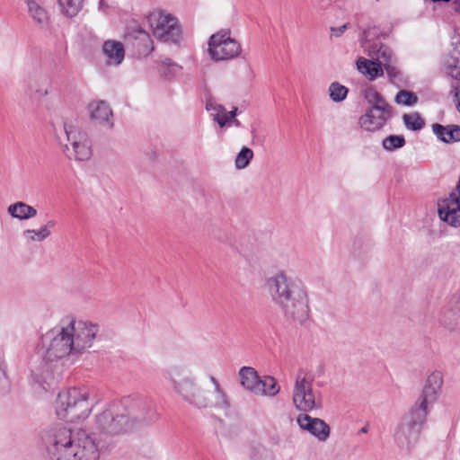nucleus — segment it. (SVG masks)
<instances>
[{
	"instance_id": "f257e3e1",
	"label": "nucleus",
	"mask_w": 460,
	"mask_h": 460,
	"mask_svg": "<svg viewBox=\"0 0 460 460\" xmlns=\"http://www.w3.org/2000/svg\"><path fill=\"white\" fill-rule=\"evenodd\" d=\"M97 323L66 315L40 337L37 355L41 358L31 368V377L43 389L56 384L63 371V359L84 353L93 345Z\"/></svg>"
},
{
	"instance_id": "f03ea898",
	"label": "nucleus",
	"mask_w": 460,
	"mask_h": 460,
	"mask_svg": "<svg viewBox=\"0 0 460 460\" xmlns=\"http://www.w3.org/2000/svg\"><path fill=\"white\" fill-rule=\"evenodd\" d=\"M168 381L172 392L184 402L198 409H212L228 411L231 400L213 376H209L211 387H200L194 376L181 367H173L168 372Z\"/></svg>"
},
{
	"instance_id": "7ed1b4c3",
	"label": "nucleus",
	"mask_w": 460,
	"mask_h": 460,
	"mask_svg": "<svg viewBox=\"0 0 460 460\" xmlns=\"http://www.w3.org/2000/svg\"><path fill=\"white\" fill-rule=\"evenodd\" d=\"M47 452L51 460H98L100 449L84 430L54 428L48 435Z\"/></svg>"
},
{
	"instance_id": "20e7f679",
	"label": "nucleus",
	"mask_w": 460,
	"mask_h": 460,
	"mask_svg": "<svg viewBox=\"0 0 460 460\" xmlns=\"http://www.w3.org/2000/svg\"><path fill=\"white\" fill-rule=\"evenodd\" d=\"M132 427L125 407L120 402H112L95 416L92 438L101 451L109 438L128 431Z\"/></svg>"
},
{
	"instance_id": "39448f33",
	"label": "nucleus",
	"mask_w": 460,
	"mask_h": 460,
	"mask_svg": "<svg viewBox=\"0 0 460 460\" xmlns=\"http://www.w3.org/2000/svg\"><path fill=\"white\" fill-rule=\"evenodd\" d=\"M91 391L84 386L69 387L58 393L55 411L58 417L69 422L86 420L93 409Z\"/></svg>"
},
{
	"instance_id": "423d86ee",
	"label": "nucleus",
	"mask_w": 460,
	"mask_h": 460,
	"mask_svg": "<svg viewBox=\"0 0 460 460\" xmlns=\"http://www.w3.org/2000/svg\"><path fill=\"white\" fill-rule=\"evenodd\" d=\"M56 135L60 143H63L62 136L66 137L65 153L69 159L86 161L92 156V144L88 134L70 119H66L60 130H56Z\"/></svg>"
},
{
	"instance_id": "0eeeda50",
	"label": "nucleus",
	"mask_w": 460,
	"mask_h": 460,
	"mask_svg": "<svg viewBox=\"0 0 460 460\" xmlns=\"http://www.w3.org/2000/svg\"><path fill=\"white\" fill-rule=\"evenodd\" d=\"M153 35L160 41L177 44L182 37V28L178 18L172 13L155 8L146 15Z\"/></svg>"
},
{
	"instance_id": "6e6552de",
	"label": "nucleus",
	"mask_w": 460,
	"mask_h": 460,
	"mask_svg": "<svg viewBox=\"0 0 460 460\" xmlns=\"http://www.w3.org/2000/svg\"><path fill=\"white\" fill-rule=\"evenodd\" d=\"M208 52L213 61H226L239 57L242 53V46L231 37L229 30H220L210 36Z\"/></svg>"
},
{
	"instance_id": "1a4fd4ad",
	"label": "nucleus",
	"mask_w": 460,
	"mask_h": 460,
	"mask_svg": "<svg viewBox=\"0 0 460 460\" xmlns=\"http://www.w3.org/2000/svg\"><path fill=\"white\" fill-rule=\"evenodd\" d=\"M292 401L296 409L304 413L321 407V401L313 388V381L302 371L296 376Z\"/></svg>"
},
{
	"instance_id": "9d476101",
	"label": "nucleus",
	"mask_w": 460,
	"mask_h": 460,
	"mask_svg": "<svg viewBox=\"0 0 460 460\" xmlns=\"http://www.w3.org/2000/svg\"><path fill=\"white\" fill-rule=\"evenodd\" d=\"M302 285L300 281H295L284 270H279L265 279L264 288L270 296L272 302L279 305L297 290Z\"/></svg>"
},
{
	"instance_id": "9b49d317",
	"label": "nucleus",
	"mask_w": 460,
	"mask_h": 460,
	"mask_svg": "<svg viewBox=\"0 0 460 460\" xmlns=\"http://www.w3.org/2000/svg\"><path fill=\"white\" fill-rule=\"evenodd\" d=\"M278 306L286 317L299 323H305L310 316L308 295L304 286L294 290V293Z\"/></svg>"
},
{
	"instance_id": "f8f14e48",
	"label": "nucleus",
	"mask_w": 460,
	"mask_h": 460,
	"mask_svg": "<svg viewBox=\"0 0 460 460\" xmlns=\"http://www.w3.org/2000/svg\"><path fill=\"white\" fill-rule=\"evenodd\" d=\"M296 423L301 429L314 436L319 442H325L330 438L331 428L320 418L300 413L296 417Z\"/></svg>"
},
{
	"instance_id": "ddd939ff",
	"label": "nucleus",
	"mask_w": 460,
	"mask_h": 460,
	"mask_svg": "<svg viewBox=\"0 0 460 460\" xmlns=\"http://www.w3.org/2000/svg\"><path fill=\"white\" fill-rule=\"evenodd\" d=\"M444 383L442 371L435 369L430 372L425 381L421 393L418 398L422 404L432 406L438 400Z\"/></svg>"
},
{
	"instance_id": "4468645a",
	"label": "nucleus",
	"mask_w": 460,
	"mask_h": 460,
	"mask_svg": "<svg viewBox=\"0 0 460 460\" xmlns=\"http://www.w3.org/2000/svg\"><path fill=\"white\" fill-rule=\"evenodd\" d=\"M439 323L449 332L460 331V291L443 307Z\"/></svg>"
},
{
	"instance_id": "2eb2a0df",
	"label": "nucleus",
	"mask_w": 460,
	"mask_h": 460,
	"mask_svg": "<svg viewBox=\"0 0 460 460\" xmlns=\"http://www.w3.org/2000/svg\"><path fill=\"white\" fill-rule=\"evenodd\" d=\"M89 118L94 123L112 128L113 112L110 104L105 101H93L87 105Z\"/></svg>"
},
{
	"instance_id": "dca6fc26",
	"label": "nucleus",
	"mask_w": 460,
	"mask_h": 460,
	"mask_svg": "<svg viewBox=\"0 0 460 460\" xmlns=\"http://www.w3.org/2000/svg\"><path fill=\"white\" fill-rule=\"evenodd\" d=\"M393 111H366L358 119L359 127L366 131H377L392 118Z\"/></svg>"
},
{
	"instance_id": "f3484780",
	"label": "nucleus",
	"mask_w": 460,
	"mask_h": 460,
	"mask_svg": "<svg viewBox=\"0 0 460 460\" xmlns=\"http://www.w3.org/2000/svg\"><path fill=\"white\" fill-rule=\"evenodd\" d=\"M131 416L141 422L151 423L156 420L155 405L148 399L135 402Z\"/></svg>"
},
{
	"instance_id": "a211bd4d",
	"label": "nucleus",
	"mask_w": 460,
	"mask_h": 460,
	"mask_svg": "<svg viewBox=\"0 0 460 460\" xmlns=\"http://www.w3.org/2000/svg\"><path fill=\"white\" fill-rule=\"evenodd\" d=\"M420 429L414 425L402 421L395 434V440L401 447H410L419 438Z\"/></svg>"
},
{
	"instance_id": "6ab92c4d",
	"label": "nucleus",
	"mask_w": 460,
	"mask_h": 460,
	"mask_svg": "<svg viewBox=\"0 0 460 460\" xmlns=\"http://www.w3.org/2000/svg\"><path fill=\"white\" fill-rule=\"evenodd\" d=\"M102 51L107 63L111 66H119L124 60L125 49L120 41L106 40L102 45Z\"/></svg>"
},
{
	"instance_id": "aec40b11",
	"label": "nucleus",
	"mask_w": 460,
	"mask_h": 460,
	"mask_svg": "<svg viewBox=\"0 0 460 460\" xmlns=\"http://www.w3.org/2000/svg\"><path fill=\"white\" fill-rule=\"evenodd\" d=\"M363 95L368 104L367 111H393V107L373 87L367 88Z\"/></svg>"
},
{
	"instance_id": "412c9836",
	"label": "nucleus",
	"mask_w": 460,
	"mask_h": 460,
	"mask_svg": "<svg viewBox=\"0 0 460 460\" xmlns=\"http://www.w3.org/2000/svg\"><path fill=\"white\" fill-rule=\"evenodd\" d=\"M430 407V405L427 403L422 404L420 400H417L415 406L411 410L409 414L403 418L402 421L412 426L414 425V427L421 429L423 423L426 421Z\"/></svg>"
},
{
	"instance_id": "4be33fe9",
	"label": "nucleus",
	"mask_w": 460,
	"mask_h": 460,
	"mask_svg": "<svg viewBox=\"0 0 460 460\" xmlns=\"http://www.w3.org/2000/svg\"><path fill=\"white\" fill-rule=\"evenodd\" d=\"M432 131L437 137L444 143H454L460 141V126H443L438 123L432 125Z\"/></svg>"
},
{
	"instance_id": "5701e85b",
	"label": "nucleus",
	"mask_w": 460,
	"mask_h": 460,
	"mask_svg": "<svg viewBox=\"0 0 460 460\" xmlns=\"http://www.w3.org/2000/svg\"><path fill=\"white\" fill-rule=\"evenodd\" d=\"M8 214L20 221L28 220L37 216L38 211L32 206L23 202L17 201L7 208Z\"/></svg>"
},
{
	"instance_id": "b1692460",
	"label": "nucleus",
	"mask_w": 460,
	"mask_h": 460,
	"mask_svg": "<svg viewBox=\"0 0 460 460\" xmlns=\"http://www.w3.org/2000/svg\"><path fill=\"white\" fill-rule=\"evenodd\" d=\"M239 378L241 385L247 391L256 394L258 388L259 375L257 371L251 367H243L239 370Z\"/></svg>"
},
{
	"instance_id": "393cba45",
	"label": "nucleus",
	"mask_w": 460,
	"mask_h": 460,
	"mask_svg": "<svg viewBox=\"0 0 460 460\" xmlns=\"http://www.w3.org/2000/svg\"><path fill=\"white\" fill-rule=\"evenodd\" d=\"M380 62H375L368 60L364 58H359L357 60V68L364 75H366L370 81L375 80L376 77L383 75L384 72Z\"/></svg>"
},
{
	"instance_id": "a878e982",
	"label": "nucleus",
	"mask_w": 460,
	"mask_h": 460,
	"mask_svg": "<svg viewBox=\"0 0 460 460\" xmlns=\"http://www.w3.org/2000/svg\"><path fill=\"white\" fill-rule=\"evenodd\" d=\"M258 388L255 395L258 396H275L279 394L280 388L278 385L276 379L270 376H266L263 378H259Z\"/></svg>"
},
{
	"instance_id": "bb28decb",
	"label": "nucleus",
	"mask_w": 460,
	"mask_h": 460,
	"mask_svg": "<svg viewBox=\"0 0 460 460\" xmlns=\"http://www.w3.org/2000/svg\"><path fill=\"white\" fill-rule=\"evenodd\" d=\"M30 16L40 26H45L49 22V15L45 8L36 0H27L26 2Z\"/></svg>"
},
{
	"instance_id": "cd10ccee",
	"label": "nucleus",
	"mask_w": 460,
	"mask_h": 460,
	"mask_svg": "<svg viewBox=\"0 0 460 460\" xmlns=\"http://www.w3.org/2000/svg\"><path fill=\"white\" fill-rule=\"evenodd\" d=\"M61 13L68 18L76 16L83 9L84 0H57Z\"/></svg>"
},
{
	"instance_id": "c85d7f7f",
	"label": "nucleus",
	"mask_w": 460,
	"mask_h": 460,
	"mask_svg": "<svg viewBox=\"0 0 460 460\" xmlns=\"http://www.w3.org/2000/svg\"><path fill=\"white\" fill-rule=\"evenodd\" d=\"M46 230L42 226L37 229H25L22 232V238L27 243H41L49 237Z\"/></svg>"
},
{
	"instance_id": "c756f323",
	"label": "nucleus",
	"mask_w": 460,
	"mask_h": 460,
	"mask_svg": "<svg viewBox=\"0 0 460 460\" xmlns=\"http://www.w3.org/2000/svg\"><path fill=\"white\" fill-rule=\"evenodd\" d=\"M253 158V151L247 147L243 146L234 159V166L237 170L246 168Z\"/></svg>"
},
{
	"instance_id": "7c9ffc66",
	"label": "nucleus",
	"mask_w": 460,
	"mask_h": 460,
	"mask_svg": "<svg viewBox=\"0 0 460 460\" xmlns=\"http://www.w3.org/2000/svg\"><path fill=\"white\" fill-rule=\"evenodd\" d=\"M207 109L212 111L214 120H216L221 128L229 123L230 119L226 116V110L223 106L208 104Z\"/></svg>"
},
{
	"instance_id": "2f4dec72",
	"label": "nucleus",
	"mask_w": 460,
	"mask_h": 460,
	"mask_svg": "<svg viewBox=\"0 0 460 460\" xmlns=\"http://www.w3.org/2000/svg\"><path fill=\"white\" fill-rule=\"evenodd\" d=\"M402 119L405 127L410 130H420L425 124L418 112L404 114Z\"/></svg>"
},
{
	"instance_id": "473e14b6",
	"label": "nucleus",
	"mask_w": 460,
	"mask_h": 460,
	"mask_svg": "<svg viewBox=\"0 0 460 460\" xmlns=\"http://www.w3.org/2000/svg\"><path fill=\"white\" fill-rule=\"evenodd\" d=\"M330 98L335 102H340L343 101L348 94V88L344 85L334 82L329 87Z\"/></svg>"
},
{
	"instance_id": "72a5a7b5",
	"label": "nucleus",
	"mask_w": 460,
	"mask_h": 460,
	"mask_svg": "<svg viewBox=\"0 0 460 460\" xmlns=\"http://www.w3.org/2000/svg\"><path fill=\"white\" fill-rule=\"evenodd\" d=\"M404 144L405 139L402 136L391 135L383 140V147L388 151L402 147Z\"/></svg>"
},
{
	"instance_id": "f704fd0d",
	"label": "nucleus",
	"mask_w": 460,
	"mask_h": 460,
	"mask_svg": "<svg viewBox=\"0 0 460 460\" xmlns=\"http://www.w3.org/2000/svg\"><path fill=\"white\" fill-rule=\"evenodd\" d=\"M418 101L417 96L409 91L402 90L395 96V102L398 104L411 106Z\"/></svg>"
},
{
	"instance_id": "c9c22d12",
	"label": "nucleus",
	"mask_w": 460,
	"mask_h": 460,
	"mask_svg": "<svg viewBox=\"0 0 460 460\" xmlns=\"http://www.w3.org/2000/svg\"><path fill=\"white\" fill-rule=\"evenodd\" d=\"M251 460H273V456L264 448L256 447L253 448L251 455Z\"/></svg>"
},
{
	"instance_id": "e433bc0d",
	"label": "nucleus",
	"mask_w": 460,
	"mask_h": 460,
	"mask_svg": "<svg viewBox=\"0 0 460 460\" xmlns=\"http://www.w3.org/2000/svg\"><path fill=\"white\" fill-rule=\"evenodd\" d=\"M376 58L378 62H380L381 59H383L385 62H389L391 61L392 58V52L387 47L381 46L377 50Z\"/></svg>"
},
{
	"instance_id": "4c0bfd02",
	"label": "nucleus",
	"mask_w": 460,
	"mask_h": 460,
	"mask_svg": "<svg viewBox=\"0 0 460 460\" xmlns=\"http://www.w3.org/2000/svg\"><path fill=\"white\" fill-rule=\"evenodd\" d=\"M448 75L456 80H460V62L448 67Z\"/></svg>"
},
{
	"instance_id": "58836bf2",
	"label": "nucleus",
	"mask_w": 460,
	"mask_h": 460,
	"mask_svg": "<svg viewBox=\"0 0 460 460\" xmlns=\"http://www.w3.org/2000/svg\"><path fill=\"white\" fill-rule=\"evenodd\" d=\"M57 225V222L53 219L51 220H49L46 222V224L42 225V228L43 229H47V233L50 236L51 235V229L54 228Z\"/></svg>"
},
{
	"instance_id": "ea45409f",
	"label": "nucleus",
	"mask_w": 460,
	"mask_h": 460,
	"mask_svg": "<svg viewBox=\"0 0 460 460\" xmlns=\"http://www.w3.org/2000/svg\"><path fill=\"white\" fill-rule=\"evenodd\" d=\"M346 29H347V24H344V25L337 27V28H332V32L334 36L340 37L344 33Z\"/></svg>"
},
{
	"instance_id": "a19ab883",
	"label": "nucleus",
	"mask_w": 460,
	"mask_h": 460,
	"mask_svg": "<svg viewBox=\"0 0 460 460\" xmlns=\"http://www.w3.org/2000/svg\"><path fill=\"white\" fill-rule=\"evenodd\" d=\"M161 66H164V67H169V66H175V64L172 62V59L170 58H165L164 60L161 61Z\"/></svg>"
},
{
	"instance_id": "79ce46f5",
	"label": "nucleus",
	"mask_w": 460,
	"mask_h": 460,
	"mask_svg": "<svg viewBox=\"0 0 460 460\" xmlns=\"http://www.w3.org/2000/svg\"><path fill=\"white\" fill-rule=\"evenodd\" d=\"M236 111H237V109L236 108H234L232 111H226V116L228 117V119L231 120L233 119H234V117L236 116Z\"/></svg>"
},
{
	"instance_id": "37998d69",
	"label": "nucleus",
	"mask_w": 460,
	"mask_h": 460,
	"mask_svg": "<svg viewBox=\"0 0 460 460\" xmlns=\"http://www.w3.org/2000/svg\"><path fill=\"white\" fill-rule=\"evenodd\" d=\"M452 7L456 12H460V0H455L452 3Z\"/></svg>"
},
{
	"instance_id": "c03bdc74",
	"label": "nucleus",
	"mask_w": 460,
	"mask_h": 460,
	"mask_svg": "<svg viewBox=\"0 0 460 460\" xmlns=\"http://www.w3.org/2000/svg\"><path fill=\"white\" fill-rule=\"evenodd\" d=\"M229 123L234 124L236 127L240 126V121L238 119H233L229 121Z\"/></svg>"
},
{
	"instance_id": "a18cd8bd",
	"label": "nucleus",
	"mask_w": 460,
	"mask_h": 460,
	"mask_svg": "<svg viewBox=\"0 0 460 460\" xmlns=\"http://www.w3.org/2000/svg\"><path fill=\"white\" fill-rule=\"evenodd\" d=\"M456 96L457 97V99H460V90L456 93Z\"/></svg>"
},
{
	"instance_id": "49530a36",
	"label": "nucleus",
	"mask_w": 460,
	"mask_h": 460,
	"mask_svg": "<svg viewBox=\"0 0 460 460\" xmlns=\"http://www.w3.org/2000/svg\"><path fill=\"white\" fill-rule=\"evenodd\" d=\"M457 109H458V111H459V112H460V99H458Z\"/></svg>"
},
{
	"instance_id": "de8ad7c7",
	"label": "nucleus",
	"mask_w": 460,
	"mask_h": 460,
	"mask_svg": "<svg viewBox=\"0 0 460 460\" xmlns=\"http://www.w3.org/2000/svg\"><path fill=\"white\" fill-rule=\"evenodd\" d=\"M361 431H362L363 433H366V432H367V428H366V427L362 428Z\"/></svg>"
},
{
	"instance_id": "09e8293b",
	"label": "nucleus",
	"mask_w": 460,
	"mask_h": 460,
	"mask_svg": "<svg viewBox=\"0 0 460 460\" xmlns=\"http://www.w3.org/2000/svg\"><path fill=\"white\" fill-rule=\"evenodd\" d=\"M387 74L392 75V71H390L389 67H386Z\"/></svg>"
},
{
	"instance_id": "8fccbe9b",
	"label": "nucleus",
	"mask_w": 460,
	"mask_h": 460,
	"mask_svg": "<svg viewBox=\"0 0 460 460\" xmlns=\"http://www.w3.org/2000/svg\"><path fill=\"white\" fill-rule=\"evenodd\" d=\"M43 95H47L48 94V92L47 91H44V93H42Z\"/></svg>"
}]
</instances>
